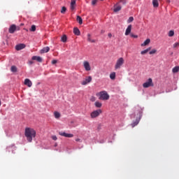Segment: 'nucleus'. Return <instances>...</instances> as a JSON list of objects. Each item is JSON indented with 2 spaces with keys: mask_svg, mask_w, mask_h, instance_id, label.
Returning <instances> with one entry per match:
<instances>
[{
  "mask_svg": "<svg viewBox=\"0 0 179 179\" xmlns=\"http://www.w3.org/2000/svg\"><path fill=\"white\" fill-rule=\"evenodd\" d=\"M24 135L28 142H32L33 138H36V131L30 127L25 128Z\"/></svg>",
  "mask_w": 179,
  "mask_h": 179,
  "instance_id": "obj_1",
  "label": "nucleus"
},
{
  "mask_svg": "<svg viewBox=\"0 0 179 179\" xmlns=\"http://www.w3.org/2000/svg\"><path fill=\"white\" fill-rule=\"evenodd\" d=\"M99 100H108L110 99V95L106 91H102L99 92Z\"/></svg>",
  "mask_w": 179,
  "mask_h": 179,
  "instance_id": "obj_2",
  "label": "nucleus"
},
{
  "mask_svg": "<svg viewBox=\"0 0 179 179\" xmlns=\"http://www.w3.org/2000/svg\"><path fill=\"white\" fill-rule=\"evenodd\" d=\"M124 58L123 57H120L119 58L117 62H116V64L115 65V69H121V66L122 65H124Z\"/></svg>",
  "mask_w": 179,
  "mask_h": 179,
  "instance_id": "obj_3",
  "label": "nucleus"
},
{
  "mask_svg": "<svg viewBox=\"0 0 179 179\" xmlns=\"http://www.w3.org/2000/svg\"><path fill=\"white\" fill-rule=\"evenodd\" d=\"M102 111L101 109H98L96 110H94L92 113H91V118H97L99 115L101 114Z\"/></svg>",
  "mask_w": 179,
  "mask_h": 179,
  "instance_id": "obj_4",
  "label": "nucleus"
},
{
  "mask_svg": "<svg viewBox=\"0 0 179 179\" xmlns=\"http://www.w3.org/2000/svg\"><path fill=\"white\" fill-rule=\"evenodd\" d=\"M153 86V81L152 78H149L148 80L143 84V87L145 88L150 87Z\"/></svg>",
  "mask_w": 179,
  "mask_h": 179,
  "instance_id": "obj_5",
  "label": "nucleus"
},
{
  "mask_svg": "<svg viewBox=\"0 0 179 179\" xmlns=\"http://www.w3.org/2000/svg\"><path fill=\"white\" fill-rule=\"evenodd\" d=\"M92 76H87L85 78V79L84 80H83L81 82V85H83V86H86V85H87L88 83H90V82H92Z\"/></svg>",
  "mask_w": 179,
  "mask_h": 179,
  "instance_id": "obj_6",
  "label": "nucleus"
},
{
  "mask_svg": "<svg viewBox=\"0 0 179 179\" xmlns=\"http://www.w3.org/2000/svg\"><path fill=\"white\" fill-rule=\"evenodd\" d=\"M83 66H84L85 71H87V72H89V71H92V67L90 66V63H89V62L84 61Z\"/></svg>",
  "mask_w": 179,
  "mask_h": 179,
  "instance_id": "obj_7",
  "label": "nucleus"
},
{
  "mask_svg": "<svg viewBox=\"0 0 179 179\" xmlns=\"http://www.w3.org/2000/svg\"><path fill=\"white\" fill-rule=\"evenodd\" d=\"M59 135H60V136H64V138H73V134H68L64 131L59 132Z\"/></svg>",
  "mask_w": 179,
  "mask_h": 179,
  "instance_id": "obj_8",
  "label": "nucleus"
},
{
  "mask_svg": "<svg viewBox=\"0 0 179 179\" xmlns=\"http://www.w3.org/2000/svg\"><path fill=\"white\" fill-rule=\"evenodd\" d=\"M8 31H9V33H10V34H13V33H15V31H16V25L12 24L10 27Z\"/></svg>",
  "mask_w": 179,
  "mask_h": 179,
  "instance_id": "obj_9",
  "label": "nucleus"
},
{
  "mask_svg": "<svg viewBox=\"0 0 179 179\" xmlns=\"http://www.w3.org/2000/svg\"><path fill=\"white\" fill-rule=\"evenodd\" d=\"M25 47V44L21 43L15 46V50H17V51H20V50H23V48H24Z\"/></svg>",
  "mask_w": 179,
  "mask_h": 179,
  "instance_id": "obj_10",
  "label": "nucleus"
},
{
  "mask_svg": "<svg viewBox=\"0 0 179 179\" xmlns=\"http://www.w3.org/2000/svg\"><path fill=\"white\" fill-rule=\"evenodd\" d=\"M24 85H26V86H28V87H31V86H33V83H31V81L29 78H26L24 80Z\"/></svg>",
  "mask_w": 179,
  "mask_h": 179,
  "instance_id": "obj_11",
  "label": "nucleus"
},
{
  "mask_svg": "<svg viewBox=\"0 0 179 179\" xmlns=\"http://www.w3.org/2000/svg\"><path fill=\"white\" fill-rule=\"evenodd\" d=\"M132 30V25L129 24L125 31V36H129L131 34V31Z\"/></svg>",
  "mask_w": 179,
  "mask_h": 179,
  "instance_id": "obj_12",
  "label": "nucleus"
},
{
  "mask_svg": "<svg viewBox=\"0 0 179 179\" xmlns=\"http://www.w3.org/2000/svg\"><path fill=\"white\" fill-rule=\"evenodd\" d=\"M33 61H37L38 62H43V59L38 56H34L32 57Z\"/></svg>",
  "mask_w": 179,
  "mask_h": 179,
  "instance_id": "obj_13",
  "label": "nucleus"
},
{
  "mask_svg": "<svg viewBox=\"0 0 179 179\" xmlns=\"http://www.w3.org/2000/svg\"><path fill=\"white\" fill-rule=\"evenodd\" d=\"M87 41H89V43H96V40L92 39V35L90 34H88L87 35Z\"/></svg>",
  "mask_w": 179,
  "mask_h": 179,
  "instance_id": "obj_14",
  "label": "nucleus"
},
{
  "mask_svg": "<svg viewBox=\"0 0 179 179\" xmlns=\"http://www.w3.org/2000/svg\"><path fill=\"white\" fill-rule=\"evenodd\" d=\"M150 44V38H147L143 43H141V47H145V45H149Z\"/></svg>",
  "mask_w": 179,
  "mask_h": 179,
  "instance_id": "obj_15",
  "label": "nucleus"
},
{
  "mask_svg": "<svg viewBox=\"0 0 179 179\" xmlns=\"http://www.w3.org/2000/svg\"><path fill=\"white\" fill-rule=\"evenodd\" d=\"M121 6L118 5V4H115L114 6V12H120V10H121Z\"/></svg>",
  "mask_w": 179,
  "mask_h": 179,
  "instance_id": "obj_16",
  "label": "nucleus"
},
{
  "mask_svg": "<svg viewBox=\"0 0 179 179\" xmlns=\"http://www.w3.org/2000/svg\"><path fill=\"white\" fill-rule=\"evenodd\" d=\"M151 50H152V47H149L148 48H147L144 50H142L141 52V55H145V54H148V52L150 51Z\"/></svg>",
  "mask_w": 179,
  "mask_h": 179,
  "instance_id": "obj_17",
  "label": "nucleus"
},
{
  "mask_svg": "<svg viewBox=\"0 0 179 179\" xmlns=\"http://www.w3.org/2000/svg\"><path fill=\"white\" fill-rule=\"evenodd\" d=\"M48 51H50V47L47 46V47L43 48L41 50V54H44L45 52H48Z\"/></svg>",
  "mask_w": 179,
  "mask_h": 179,
  "instance_id": "obj_18",
  "label": "nucleus"
},
{
  "mask_svg": "<svg viewBox=\"0 0 179 179\" xmlns=\"http://www.w3.org/2000/svg\"><path fill=\"white\" fill-rule=\"evenodd\" d=\"M73 33L76 36H80V31L76 27L73 29Z\"/></svg>",
  "mask_w": 179,
  "mask_h": 179,
  "instance_id": "obj_19",
  "label": "nucleus"
},
{
  "mask_svg": "<svg viewBox=\"0 0 179 179\" xmlns=\"http://www.w3.org/2000/svg\"><path fill=\"white\" fill-rule=\"evenodd\" d=\"M152 5L154 8H159V1L152 0Z\"/></svg>",
  "mask_w": 179,
  "mask_h": 179,
  "instance_id": "obj_20",
  "label": "nucleus"
},
{
  "mask_svg": "<svg viewBox=\"0 0 179 179\" xmlns=\"http://www.w3.org/2000/svg\"><path fill=\"white\" fill-rule=\"evenodd\" d=\"M75 5H76V1L75 0H73L71 3V10H73V9H75Z\"/></svg>",
  "mask_w": 179,
  "mask_h": 179,
  "instance_id": "obj_21",
  "label": "nucleus"
},
{
  "mask_svg": "<svg viewBox=\"0 0 179 179\" xmlns=\"http://www.w3.org/2000/svg\"><path fill=\"white\" fill-rule=\"evenodd\" d=\"M77 22L79 23V24H82V23H83V20H82V17L78 15Z\"/></svg>",
  "mask_w": 179,
  "mask_h": 179,
  "instance_id": "obj_22",
  "label": "nucleus"
},
{
  "mask_svg": "<svg viewBox=\"0 0 179 179\" xmlns=\"http://www.w3.org/2000/svg\"><path fill=\"white\" fill-rule=\"evenodd\" d=\"M179 71V66H175L173 69H172V72L173 73H177V72Z\"/></svg>",
  "mask_w": 179,
  "mask_h": 179,
  "instance_id": "obj_23",
  "label": "nucleus"
},
{
  "mask_svg": "<svg viewBox=\"0 0 179 179\" xmlns=\"http://www.w3.org/2000/svg\"><path fill=\"white\" fill-rule=\"evenodd\" d=\"M54 115H55V118L58 119L61 117V113H59V112L55 111L54 113Z\"/></svg>",
  "mask_w": 179,
  "mask_h": 179,
  "instance_id": "obj_24",
  "label": "nucleus"
},
{
  "mask_svg": "<svg viewBox=\"0 0 179 179\" xmlns=\"http://www.w3.org/2000/svg\"><path fill=\"white\" fill-rule=\"evenodd\" d=\"M110 78L112 80L115 79V72H113L110 74Z\"/></svg>",
  "mask_w": 179,
  "mask_h": 179,
  "instance_id": "obj_25",
  "label": "nucleus"
},
{
  "mask_svg": "<svg viewBox=\"0 0 179 179\" xmlns=\"http://www.w3.org/2000/svg\"><path fill=\"white\" fill-rule=\"evenodd\" d=\"M11 72H17V68L16 66H12L10 69Z\"/></svg>",
  "mask_w": 179,
  "mask_h": 179,
  "instance_id": "obj_26",
  "label": "nucleus"
},
{
  "mask_svg": "<svg viewBox=\"0 0 179 179\" xmlns=\"http://www.w3.org/2000/svg\"><path fill=\"white\" fill-rule=\"evenodd\" d=\"M157 52V50L156 49H152L149 52L150 55H153V54H156Z\"/></svg>",
  "mask_w": 179,
  "mask_h": 179,
  "instance_id": "obj_27",
  "label": "nucleus"
},
{
  "mask_svg": "<svg viewBox=\"0 0 179 179\" xmlns=\"http://www.w3.org/2000/svg\"><path fill=\"white\" fill-rule=\"evenodd\" d=\"M102 104L101 103L99 102V101H96L95 102V106L97 108H101Z\"/></svg>",
  "mask_w": 179,
  "mask_h": 179,
  "instance_id": "obj_28",
  "label": "nucleus"
},
{
  "mask_svg": "<svg viewBox=\"0 0 179 179\" xmlns=\"http://www.w3.org/2000/svg\"><path fill=\"white\" fill-rule=\"evenodd\" d=\"M66 40H67L66 35H64L62 37L61 41H62V43H66Z\"/></svg>",
  "mask_w": 179,
  "mask_h": 179,
  "instance_id": "obj_29",
  "label": "nucleus"
},
{
  "mask_svg": "<svg viewBox=\"0 0 179 179\" xmlns=\"http://www.w3.org/2000/svg\"><path fill=\"white\" fill-rule=\"evenodd\" d=\"M168 36L169 37H173V36H174V31L173 30L169 31Z\"/></svg>",
  "mask_w": 179,
  "mask_h": 179,
  "instance_id": "obj_30",
  "label": "nucleus"
},
{
  "mask_svg": "<svg viewBox=\"0 0 179 179\" xmlns=\"http://www.w3.org/2000/svg\"><path fill=\"white\" fill-rule=\"evenodd\" d=\"M138 124H139V121H138V120H136V122H133L131 124L132 128H134V127H136V125H138Z\"/></svg>",
  "mask_w": 179,
  "mask_h": 179,
  "instance_id": "obj_31",
  "label": "nucleus"
},
{
  "mask_svg": "<svg viewBox=\"0 0 179 179\" xmlns=\"http://www.w3.org/2000/svg\"><path fill=\"white\" fill-rule=\"evenodd\" d=\"M132 22H134V17H129L127 23H132Z\"/></svg>",
  "mask_w": 179,
  "mask_h": 179,
  "instance_id": "obj_32",
  "label": "nucleus"
},
{
  "mask_svg": "<svg viewBox=\"0 0 179 179\" xmlns=\"http://www.w3.org/2000/svg\"><path fill=\"white\" fill-rule=\"evenodd\" d=\"M65 12H66V7H65V6H63L62 8V10H61V13H65Z\"/></svg>",
  "mask_w": 179,
  "mask_h": 179,
  "instance_id": "obj_33",
  "label": "nucleus"
},
{
  "mask_svg": "<svg viewBox=\"0 0 179 179\" xmlns=\"http://www.w3.org/2000/svg\"><path fill=\"white\" fill-rule=\"evenodd\" d=\"M30 31H36V25H32L31 27Z\"/></svg>",
  "mask_w": 179,
  "mask_h": 179,
  "instance_id": "obj_34",
  "label": "nucleus"
},
{
  "mask_svg": "<svg viewBox=\"0 0 179 179\" xmlns=\"http://www.w3.org/2000/svg\"><path fill=\"white\" fill-rule=\"evenodd\" d=\"M178 46H179V43L177 42V43H175L173 44V48H178Z\"/></svg>",
  "mask_w": 179,
  "mask_h": 179,
  "instance_id": "obj_35",
  "label": "nucleus"
},
{
  "mask_svg": "<svg viewBox=\"0 0 179 179\" xmlns=\"http://www.w3.org/2000/svg\"><path fill=\"white\" fill-rule=\"evenodd\" d=\"M120 3H122V5H125V3H127V0H121Z\"/></svg>",
  "mask_w": 179,
  "mask_h": 179,
  "instance_id": "obj_36",
  "label": "nucleus"
},
{
  "mask_svg": "<svg viewBox=\"0 0 179 179\" xmlns=\"http://www.w3.org/2000/svg\"><path fill=\"white\" fill-rule=\"evenodd\" d=\"M131 37H133V38H138V35H134L133 34H131Z\"/></svg>",
  "mask_w": 179,
  "mask_h": 179,
  "instance_id": "obj_37",
  "label": "nucleus"
},
{
  "mask_svg": "<svg viewBox=\"0 0 179 179\" xmlns=\"http://www.w3.org/2000/svg\"><path fill=\"white\" fill-rule=\"evenodd\" d=\"M96 3H97V0H92V5H95Z\"/></svg>",
  "mask_w": 179,
  "mask_h": 179,
  "instance_id": "obj_38",
  "label": "nucleus"
},
{
  "mask_svg": "<svg viewBox=\"0 0 179 179\" xmlns=\"http://www.w3.org/2000/svg\"><path fill=\"white\" fill-rule=\"evenodd\" d=\"M57 62H58V61H57V60H55V59H54V60L52 61V65H55V64H57Z\"/></svg>",
  "mask_w": 179,
  "mask_h": 179,
  "instance_id": "obj_39",
  "label": "nucleus"
},
{
  "mask_svg": "<svg viewBox=\"0 0 179 179\" xmlns=\"http://www.w3.org/2000/svg\"><path fill=\"white\" fill-rule=\"evenodd\" d=\"M52 139L53 141H57V136H52Z\"/></svg>",
  "mask_w": 179,
  "mask_h": 179,
  "instance_id": "obj_40",
  "label": "nucleus"
},
{
  "mask_svg": "<svg viewBox=\"0 0 179 179\" xmlns=\"http://www.w3.org/2000/svg\"><path fill=\"white\" fill-rule=\"evenodd\" d=\"M91 101H96V98L94 96H92L91 98Z\"/></svg>",
  "mask_w": 179,
  "mask_h": 179,
  "instance_id": "obj_41",
  "label": "nucleus"
},
{
  "mask_svg": "<svg viewBox=\"0 0 179 179\" xmlns=\"http://www.w3.org/2000/svg\"><path fill=\"white\" fill-rule=\"evenodd\" d=\"M29 65H32V64H34V61H29Z\"/></svg>",
  "mask_w": 179,
  "mask_h": 179,
  "instance_id": "obj_42",
  "label": "nucleus"
},
{
  "mask_svg": "<svg viewBox=\"0 0 179 179\" xmlns=\"http://www.w3.org/2000/svg\"><path fill=\"white\" fill-rule=\"evenodd\" d=\"M76 142H82V141L80 140V138H76Z\"/></svg>",
  "mask_w": 179,
  "mask_h": 179,
  "instance_id": "obj_43",
  "label": "nucleus"
},
{
  "mask_svg": "<svg viewBox=\"0 0 179 179\" xmlns=\"http://www.w3.org/2000/svg\"><path fill=\"white\" fill-rule=\"evenodd\" d=\"M108 36L110 38H111V37H113V35H112L111 34H108Z\"/></svg>",
  "mask_w": 179,
  "mask_h": 179,
  "instance_id": "obj_44",
  "label": "nucleus"
},
{
  "mask_svg": "<svg viewBox=\"0 0 179 179\" xmlns=\"http://www.w3.org/2000/svg\"><path fill=\"white\" fill-rule=\"evenodd\" d=\"M0 106H1V100H0Z\"/></svg>",
  "mask_w": 179,
  "mask_h": 179,
  "instance_id": "obj_45",
  "label": "nucleus"
},
{
  "mask_svg": "<svg viewBox=\"0 0 179 179\" xmlns=\"http://www.w3.org/2000/svg\"><path fill=\"white\" fill-rule=\"evenodd\" d=\"M101 1H103V0H101Z\"/></svg>",
  "mask_w": 179,
  "mask_h": 179,
  "instance_id": "obj_46",
  "label": "nucleus"
}]
</instances>
